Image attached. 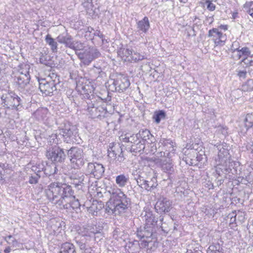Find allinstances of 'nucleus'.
Returning a JSON list of instances; mask_svg holds the SVG:
<instances>
[{
  "instance_id": "32",
  "label": "nucleus",
  "mask_w": 253,
  "mask_h": 253,
  "mask_svg": "<svg viewBox=\"0 0 253 253\" xmlns=\"http://www.w3.org/2000/svg\"><path fill=\"white\" fill-rule=\"evenodd\" d=\"M132 50L126 48H120L118 51V55L121 57L122 60L125 61H128L127 59H129L131 57Z\"/></svg>"
},
{
  "instance_id": "28",
  "label": "nucleus",
  "mask_w": 253,
  "mask_h": 253,
  "mask_svg": "<svg viewBox=\"0 0 253 253\" xmlns=\"http://www.w3.org/2000/svg\"><path fill=\"white\" fill-rule=\"evenodd\" d=\"M93 0H81L82 4L85 8L87 13L90 16H93L95 13V8L93 3Z\"/></svg>"
},
{
  "instance_id": "36",
  "label": "nucleus",
  "mask_w": 253,
  "mask_h": 253,
  "mask_svg": "<svg viewBox=\"0 0 253 253\" xmlns=\"http://www.w3.org/2000/svg\"><path fill=\"white\" fill-rule=\"evenodd\" d=\"M127 59L128 61L130 62H137L144 59V56L140 54L139 53L132 50L131 57Z\"/></svg>"
},
{
  "instance_id": "40",
  "label": "nucleus",
  "mask_w": 253,
  "mask_h": 253,
  "mask_svg": "<svg viewBox=\"0 0 253 253\" xmlns=\"http://www.w3.org/2000/svg\"><path fill=\"white\" fill-rule=\"evenodd\" d=\"M245 127L247 129L253 126V113H248L247 114L245 119Z\"/></svg>"
},
{
  "instance_id": "19",
  "label": "nucleus",
  "mask_w": 253,
  "mask_h": 253,
  "mask_svg": "<svg viewBox=\"0 0 253 253\" xmlns=\"http://www.w3.org/2000/svg\"><path fill=\"white\" fill-rule=\"evenodd\" d=\"M77 89L81 94L85 95L84 98L86 97L88 99V102H91L94 99L93 86L90 84H79L77 85Z\"/></svg>"
},
{
  "instance_id": "17",
  "label": "nucleus",
  "mask_w": 253,
  "mask_h": 253,
  "mask_svg": "<svg viewBox=\"0 0 253 253\" xmlns=\"http://www.w3.org/2000/svg\"><path fill=\"white\" fill-rule=\"evenodd\" d=\"M70 177L73 180V184L79 190L82 189L89 182V179L87 175H84L81 172L72 173Z\"/></svg>"
},
{
  "instance_id": "34",
  "label": "nucleus",
  "mask_w": 253,
  "mask_h": 253,
  "mask_svg": "<svg viewBox=\"0 0 253 253\" xmlns=\"http://www.w3.org/2000/svg\"><path fill=\"white\" fill-rule=\"evenodd\" d=\"M173 165L170 162L164 161L161 165L162 169L164 172L171 173L174 171Z\"/></svg>"
},
{
  "instance_id": "7",
  "label": "nucleus",
  "mask_w": 253,
  "mask_h": 253,
  "mask_svg": "<svg viewBox=\"0 0 253 253\" xmlns=\"http://www.w3.org/2000/svg\"><path fill=\"white\" fill-rule=\"evenodd\" d=\"M68 155L74 169H78L84 165V159L82 149L71 147L68 151Z\"/></svg>"
},
{
  "instance_id": "20",
  "label": "nucleus",
  "mask_w": 253,
  "mask_h": 253,
  "mask_svg": "<svg viewBox=\"0 0 253 253\" xmlns=\"http://www.w3.org/2000/svg\"><path fill=\"white\" fill-rule=\"evenodd\" d=\"M88 234L87 231L86 232H82V229L80 228L78 230V235L75 237V243L81 250L84 249L86 247L87 239L86 237L87 236Z\"/></svg>"
},
{
  "instance_id": "57",
  "label": "nucleus",
  "mask_w": 253,
  "mask_h": 253,
  "mask_svg": "<svg viewBox=\"0 0 253 253\" xmlns=\"http://www.w3.org/2000/svg\"><path fill=\"white\" fill-rule=\"evenodd\" d=\"M66 41L65 42L64 44L65 45L66 47L71 48L72 46L73 43L74 42V41L72 40L71 37L70 36H69V37H67V39Z\"/></svg>"
},
{
  "instance_id": "64",
  "label": "nucleus",
  "mask_w": 253,
  "mask_h": 253,
  "mask_svg": "<svg viewBox=\"0 0 253 253\" xmlns=\"http://www.w3.org/2000/svg\"><path fill=\"white\" fill-rule=\"evenodd\" d=\"M247 148L253 154V142L249 143L247 145Z\"/></svg>"
},
{
  "instance_id": "16",
  "label": "nucleus",
  "mask_w": 253,
  "mask_h": 253,
  "mask_svg": "<svg viewBox=\"0 0 253 253\" xmlns=\"http://www.w3.org/2000/svg\"><path fill=\"white\" fill-rule=\"evenodd\" d=\"M172 208V202L164 197H161L157 202L155 206L156 211L160 213H168Z\"/></svg>"
},
{
  "instance_id": "59",
  "label": "nucleus",
  "mask_w": 253,
  "mask_h": 253,
  "mask_svg": "<svg viewBox=\"0 0 253 253\" xmlns=\"http://www.w3.org/2000/svg\"><path fill=\"white\" fill-rule=\"evenodd\" d=\"M247 72L246 70H239L238 71V76L240 79H245L247 77Z\"/></svg>"
},
{
  "instance_id": "44",
  "label": "nucleus",
  "mask_w": 253,
  "mask_h": 253,
  "mask_svg": "<svg viewBox=\"0 0 253 253\" xmlns=\"http://www.w3.org/2000/svg\"><path fill=\"white\" fill-rule=\"evenodd\" d=\"M40 62L41 63L46 66L50 65V57L47 54H42L40 58Z\"/></svg>"
},
{
  "instance_id": "43",
  "label": "nucleus",
  "mask_w": 253,
  "mask_h": 253,
  "mask_svg": "<svg viewBox=\"0 0 253 253\" xmlns=\"http://www.w3.org/2000/svg\"><path fill=\"white\" fill-rule=\"evenodd\" d=\"M222 35H223V33L218 31L216 28H212L209 31L208 36L209 37H212L213 40H214V38H218Z\"/></svg>"
},
{
  "instance_id": "50",
  "label": "nucleus",
  "mask_w": 253,
  "mask_h": 253,
  "mask_svg": "<svg viewBox=\"0 0 253 253\" xmlns=\"http://www.w3.org/2000/svg\"><path fill=\"white\" fill-rule=\"evenodd\" d=\"M5 240L9 245L14 246L17 244V240L12 236L9 235L5 238Z\"/></svg>"
},
{
  "instance_id": "31",
  "label": "nucleus",
  "mask_w": 253,
  "mask_h": 253,
  "mask_svg": "<svg viewBox=\"0 0 253 253\" xmlns=\"http://www.w3.org/2000/svg\"><path fill=\"white\" fill-rule=\"evenodd\" d=\"M128 180L129 177L128 175L121 174L116 176L115 181L119 187L123 188L127 185Z\"/></svg>"
},
{
  "instance_id": "2",
  "label": "nucleus",
  "mask_w": 253,
  "mask_h": 253,
  "mask_svg": "<svg viewBox=\"0 0 253 253\" xmlns=\"http://www.w3.org/2000/svg\"><path fill=\"white\" fill-rule=\"evenodd\" d=\"M45 193L48 199L61 207L66 197L74 194L71 186L60 182H52L47 186Z\"/></svg>"
},
{
  "instance_id": "60",
  "label": "nucleus",
  "mask_w": 253,
  "mask_h": 253,
  "mask_svg": "<svg viewBox=\"0 0 253 253\" xmlns=\"http://www.w3.org/2000/svg\"><path fill=\"white\" fill-rule=\"evenodd\" d=\"M163 144L165 146L170 145V147H173V142L170 139H163Z\"/></svg>"
},
{
  "instance_id": "53",
  "label": "nucleus",
  "mask_w": 253,
  "mask_h": 253,
  "mask_svg": "<svg viewBox=\"0 0 253 253\" xmlns=\"http://www.w3.org/2000/svg\"><path fill=\"white\" fill-rule=\"evenodd\" d=\"M5 164L0 163V181L4 179Z\"/></svg>"
},
{
  "instance_id": "11",
  "label": "nucleus",
  "mask_w": 253,
  "mask_h": 253,
  "mask_svg": "<svg viewBox=\"0 0 253 253\" xmlns=\"http://www.w3.org/2000/svg\"><path fill=\"white\" fill-rule=\"evenodd\" d=\"M46 156L54 164L62 163L66 159V154L63 149L59 147H53L47 150Z\"/></svg>"
},
{
  "instance_id": "45",
  "label": "nucleus",
  "mask_w": 253,
  "mask_h": 253,
  "mask_svg": "<svg viewBox=\"0 0 253 253\" xmlns=\"http://www.w3.org/2000/svg\"><path fill=\"white\" fill-rule=\"evenodd\" d=\"M129 143H130L131 145L135 144V143H138V142H140V140H141L140 139V134H138V133L133 134L132 135H130L129 134Z\"/></svg>"
},
{
  "instance_id": "13",
  "label": "nucleus",
  "mask_w": 253,
  "mask_h": 253,
  "mask_svg": "<svg viewBox=\"0 0 253 253\" xmlns=\"http://www.w3.org/2000/svg\"><path fill=\"white\" fill-rule=\"evenodd\" d=\"M81 204L78 199H76L73 194L67 196L63 202L61 208L68 210L70 212L75 211L78 213L80 211Z\"/></svg>"
},
{
  "instance_id": "10",
  "label": "nucleus",
  "mask_w": 253,
  "mask_h": 253,
  "mask_svg": "<svg viewBox=\"0 0 253 253\" xmlns=\"http://www.w3.org/2000/svg\"><path fill=\"white\" fill-rule=\"evenodd\" d=\"M99 103H95L94 100L86 102L87 106L86 109L92 118H104L107 113L106 108L99 105Z\"/></svg>"
},
{
  "instance_id": "47",
  "label": "nucleus",
  "mask_w": 253,
  "mask_h": 253,
  "mask_svg": "<svg viewBox=\"0 0 253 253\" xmlns=\"http://www.w3.org/2000/svg\"><path fill=\"white\" fill-rule=\"evenodd\" d=\"M44 169V166L42 164H37L32 167V170L35 172L34 174H41Z\"/></svg>"
},
{
  "instance_id": "23",
  "label": "nucleus",
  "mask_w": 253,
  "mask_h": 253,
  "mask_svg": "<svg viewBox=\"0 0 253 253\" xmlns=\"http://www.w3.org/2000/svg\"><path fill=\"white\" fill-rule=\"evenodd\" d=\"M150 27L148 18L145 16L142 20L136 22L137 31L140 33H146Z\"/></svg>"
},
{
  "instance_id": "42",
  "label": "nucleus",
  "mask_w": 253,
  "mask_h": 253,
  "mask_svg": "<svg viewBox=\"0 0 253 253\" xmlns=\"http://www.w3.org/2000/svg\"><path fill=\"white\" fill-rule=\"evenodd\" d=\"M14 98H13L12 100V104L11 105V108L12 109H18V106H19L22 102V99L21 98L18 96L17 95H16L15 93H14Z\"/></svg>"
},
{
  "instance_id": "9",
  "label": "nucleus",
  "mask_w": 253,
  "mask_h": 253,
  "mask_svg": "<svg viewBox=\"0 0 253 253\" xmlns=\"http://www.w3.org/2000/svg\"><path fill=\"white\" fill-rule=\"evenodd\" d=\"M112 83L109 84V89L112 91L123 92L130 85V82L127 77L123 75H119L116 79L110 81Z\"/></svg>"
},
{
  "instance_id": "39",
  "label": "nucleus",
  "mask_w": 253,
  "mask_h": 253,
  "mask_svg": "<svg viewBox=\"0 0 253 253\" xmlns=\"http://www.w3.org/2000/svg\"><path fill=\"white\" fill-rule=\"evenodd\" d=\"M166 113L164 111L160 110L155 112L153 116V119L157 124H159L162 119H164L166 118Z\"/></svg>"
},
{
  "instance_id": "12",
  "label": "nucleus",
  "mask_w": 253,
  "mask_h": 253,
  "mask_svg": "<svg viewBox=\"0 0 253 253\" xmlns=\"http://www.w3.org/2000/svg\"><path fill=\"white\" fill-rule=\"evenodd\" d=\"M136 181L139 187L147 191H152L158 185L157 176L155 174H153L152 176L147 177L146 178L142 176H139Z\"/></svg>"
},
{
  "instance_id": "48",
  "label": "nucleus",
  "mask_w": 253,
  "mask_h": 253,
  "mask_svg": "<svg viewBox=\"0 0 253 253\" xmlns=\"http://www.w3.org/2000/svg\"><path fill=\"white\" fill-rule=\"evenodd\" d=\"M72 168H74L72 167V165L71 166H70L68 165L64 164L62 165V166L61 167L60 170H62V172H63L65 174H68L70 173V171L71 170Z\"/></svg>"
},
{
  "instance_id": "56",
  "label": "nucleus",
  "mask_w": 253,
  "mask_h": 253,
  "mask_svg": "<svg viewBox=\"0 0 253 253\" xmlns=\"http://www.w3.org/2000/svg\"><path fill=\"white\" fill-rule=\"evenodd\" d=\"M68 37L69 36L67 35L66 36H64L63 34L60 35L57 37V40L59 42L64 44Z\"/></svg>"
},
{
  "instance_id": "24",
  "label": "nucleus",
  "mask_w": 253,
  "mask_h": 253,
  "mask_svg": "<svg viewBox=\"0 0 253 253\" xmlns=\"http://www.w3.org/2000/svg\"><path fill=\"white\" fill-rule=\"evenodd\" d=\"M30 76L18 75L15 76V81L18 85L19 89H23L29 85Z\"/></svg>"
},
{
  "instance_id": "25",
  "label": "nucleus",
  "mask_w": 253,
  "mask_h": 253,
  "mask_svg": "<svg viewBox=\"0 0 253 253\" xmlns=\"http://www.w3.org/2000/svg\"><path fill=\"white\" fill-rule=\"evenodd\" d=\"M104 204L102 201L94 200L91 206L87 208V211L94 216H97L98 212L104 208Z\"/></svg>"
},
{
  "instance_id": "33",
  "label": "nucleus",
  "mask_w": 253,
  "mask_h": 253,
  "mask_svg": "<svg viewBox=\"0 0 253 253\" xmlns=\"http://www.w3.org/2000/svg\"><path fill=\"white\" fill-rule=\"evenodd\" d=\"M82 229V232H86L87 231L88 235L87 236H90V234H96L97 233H100V231L102 230L101 227L98 226L97 227L96 225H88L86 228L83 227L81 228Z\"/></svg>"
},
{
  "instance_id": "38",
  "label": "nucleus",
  "mask_w": 253,
  "mask_h": 253,
  "mask_svg": "<svg viewBox=\"0 0 253 253\" xmlns=\"http://www.w3.org/2000/svg\"><path fill=\"white\" fill-rule=\"evenodd\" d=\"M45 41L46 43L50 46L51 49L53 52H56L57 51V43L50 35H47L46 36Z\"/></svg>"
},
{
  "instance_id": "26",
  "label": "nucleus",
  "mask_w": 253,
  "mask_h": 253,
  "mask_svg": "<svg viewBox=\"0 0 253 253\" xmlns=\"http://www.w3.org/2000/svg\"><path fill=\"white\" fill-rule=\"evenodd\" d=\"M48 115V109L43 107L38 108L33 114V116L39 121H43L46 120Z\"/></svg>"
},
{
  "instance_id": "18",
  "label": "nucleus",
  "mask_w": 253,
  "mask_h": 253,
  "mask_svg": "<svg viewBox=\"0 0 253 253\" xmlns=\"http://www.w3.org/2000/svg\"><path fill=\"white\" fill-rule=\"evenodd\" d=\"M105 171L103 166L99 163H89L87 167V171L90 174H92L95 178L99 179L101 178Z\"/></svg>"
},
{
  "instance_id": "22",
  "label": "nucleus",
  "mask_w": 253,
  "mask_h": 253,
  "mask_svg": "<svg viewBox=\"0 0 253 253\" xmlns=\"http://www.w3.org/2000/svg\"><path fill=\"white\" fill-rule=\"evenodd\" d=\"M14 93L13 92H8L2 95L0 99L1 101V105L2 107L8 109L11 108V105L12 104V99L14 98Z\"/></svg>"
},
{
  "instance_id": "27",
  "label": "nucleus",
  "mask_w": 253,
  "mask_h": 253,
  "mask_svg": "<svg viewBox=\"0 0 253 253\" xmlns=\"http://www.w3.org/2000/svg\"><path fill=\"white\" fill-rule=\"evenodd\" d=\"M43 171V173L46 175L50 176L53 175L54 176H55V178L57 179V175L58 174V169L55 164H46L45 167L44 166Z\"/></svg>"
},
{
  "instance_id": "61",
  "label": "nucleus",
  "mask_w": 253,
  "mask_h": 253,
  "mask_svg": "<svg viewBox=\"0 0 253 253\" xmlns=\"http://www.w3.org/2000/svg\"><path fill=\"white\" fill-rule=\"evenodd\" d=\"M129 133L126 134L125 135H122L120 137V139L124 142H129Z\"/></svg>"
},
{
  "instance_id": "35",
  "label": "nucleus",
  "mask_w": 253,
  "mask_h": 253,
  "mask_svg": "<svg viewBox=\"0 0 253 253\" xmlns=\"http://www.w3.org/2000/svg\"><path fill=\"white\" fill-rule=\"evenodd\" d=\"M144 148V144L141 142V140H140V142H138V143L131 145L130 151L131 152L140 153L141 151H143Z\"/></svg>"
},
{
  "instance_id": "30",
  "label": "nucleus",
  "mask_w": 253,
  "mask_h": 253,
  "mask_svg": "<svg viewBox=\"0 0 253 253\" xmlns=\"http://www.w3.org/2000/svg\"><path fill=\"white\" fill-rule=\"evenodd\" d=\"M30 66L29 65L22 63L19 64L16 68V76L18 75H24L30 76L29 74V70Z\"/></svg>"
},
{
  "instance_id": "8",
  "label": "nucleus",
  "mask_w": 253,
  "mask_h": 253,
  "mask_svg": "<svg viewBox=\"0 0 253 253\" xmlns=\"http://www.w3.org/2000/svg\"><path fill=\"white\" fill-rule=\"evenodd\" d=\"M100 55L99 50L94 47L85 48L81 52L77 53L78 57L85 65H88L92 60L98 58Z\"/></svg>"
},
{
  "instance_id": "6",
  "label": "nucleus",
  "mask_w": 253,
  "mask_h": 253,
  "mask_svg": "<svg viewBox=\"0 0 253 253\" xmlns=\"http://www.w3.org/2000/svg\"><path fill=\"white\" fill-rule=\"evenodd\" d=\"M108 156L110 159V162H115L116 166L123 162L125 160L123 149L119 144L111 143L108 149Z\"/></svg>"
},
{
  "instance_id": "51",
  "label": "nucleus",
  "mask_w": 253,
  "mask_h": 253,
  "mask_svg": "<svg viewBox=\"0 0 253 253\" xmlns=\"http://www.w3.org/2000/svg\"><path fill=\"white\" fill-rule=\"evenodd\" d=\"M244 7L249 8V9L248 10V12L253 17V1L246 2L244 4Z\"/></svg>"
},
{
  "instance_id": "63",
  "label": "nucleus",
  "mask_w": 253,
  "mask_h": 253,
  "mask_svg": "<svg viewBox=\"0 0 253 253\" xmlns=\"http://www.w3.org/2000/svg\"><path fill=\"white\" fill-rule=\"evenodd\" d=\"M247 84L249 86L248 90H252L253 89V80H249L247 83Z\"/></svg>"
},
{
  "instance_id": "62",
  "label": "nucleus",
  "mask_w": 253,
  "mask_h": 253,
  "mask_svg": "<svg viewBox=\"0 0 253 253\" xmlns=\"http://www.w3.org/2000/svg\"><path fill=\"white\" fill-rule=\"evenodd\" d=\"M83 253H94V252L92 250L91 247H87V246L84 249H83Z\"/></svg>"
},
{
  "instance_id": "14",
  "label": "nucleus",
  "mask_w": 253,
  "mask_h": 253,
  "mask_svg": "<svg viewBox=\"0 0 253 253\" xmlns=\"http://www.w3.org/2000/svg\"><path fill=\"white\" fill-rule=\"evenodd\" d=\"M216 147L218 150V160L221 161L222 163L233 162L231 161V157L229 153V145L225 143H222L217 145Z\"/></svg>"
},
{
  "instance_id": "52",
  "label": "nucleus",
  "mask_w": 253,
  "mask_h": 253,
  "mask_svg": "<svg viewBox=\"0 0 253 253\" xmlns=\"http://www.w3.org/2000/svg\"><path fill=\"white\" fill-rule=\"evenodd\" d=\"M244 63L247 66H251L252 63H251V55L249 56H245L240 62V64Z\"/></svg>"
},
{
  "instance_id": "37",
  "label": "nucleus",
  "mask_w": 253,
  "mask_h": 253,
  "mask_svg": "<svg viewBox=\"0 0 253 253\" xmlns=\"http://www.w3.org/2000/svg\"><path fill=\"white\" fill-rule=\"evenodd\" d=\"M75 51V53L77 55V53L81 52L84 49V43L80 41H74L71 48Z\"/></svg>"
},
{
  "instance_id": "46",
  "label": "nucleus",
  "mask_w": 253,
  "mask_h": 253,
  "mask_svg": "<svg viewBox=\"0 0 253 253\" xmlns=\"http://www.w3.org/2000/svg\"><path fill=\"white\" fill-rule=\"evenodd\" d=\"M41 174H32L29 179V182L31 184H36L38 183L39 179L41 177Z\"/></svg>"
},
{
  "instance_id": "58",
  "label": "nucleus",
  "mask_w": 253,
  "mask_h": 253,
  "mask_svg": "<svg viewBox=\"0 0 253 253\" xmlns=\"http://www.w3.org/2000/svg\"><path fill=\"white\" fill-rule=\"evenodd\" d=\"M206 3H208L207 5V9L210 11H213L215 9V5L213 4L211 1L210 0H207L206 1Z\"/></svg>"
},
{
  "instance_id": "55",
  "label": "nucleus",
  "mask_w": 253,
  "mask_h": 253,
  "mask_svg": "<svg viewBox=\"0 0 253 253\" xmlns=\"http://www.w3.org/2000/svg\"><path fill=\"white\" fill-rule=\"evenodd\" d=\"M151 238H146V237L143 239H141L142 240L140 243V246L142 248H146L148 246L149 243L151 242L149 240Z\"/></svg>"
},
{
  "instance_id": "49",
  "label": "nucleus",
  "mask_w": 253,
  "mask_h": 253,
  "mask_svg": "<svg viewBox=\"0 0 253 253\" xmlns=\"http://www.w3.org/2000/svg\"><path fill=\"white\" fill-rule=\"evenodd\" d=\"M226 38L225 35L219 37L218 38H214V43L216 45H223L226 41Z\"/></svg>"
},
{
  "instance_id": "21",
  "label": "nucleus",
  "mask_w": 253,
  "mask_h": 253,
  "mask_svg": "<svg viewBox=\"0 0 253 253\" xmlns=\"http://www.w3.org/2000/svg\"><path fill=\"white\" fill-rule=\"evenodd\" d=\"M231 50L233 53L232 56L235 60H239L242 57L244 58L245 56H249L251 53L250 49L247 47H244L241 49H240L239 47L238 48H232Z\"/></svg>"
},
{
  "instance_id": "3",
  "label": "nucleus",
  "mask_w": 253,
  "mask_h": 253,
  "mask_svg": "<svg viewBox=\"0 0 253 253\" xmlns=\"http://www.w3.org/2000/svg\"><path fill=\"white\" fill-rule=\"evenodd\" d=\"M160 224H158V220L156 218L154 214L152 211H149L145 212L144 215V220L145 223L144 226L142 228H140L137 231V236L140 239H143L144 238H153L156 236V233L157 230L161 228L162 230L164 231L163 229L162 222L163 221L164 218L160 216Z\"/></svg>"
},
{
  "instance_id": "15",
  "label": "nucleus",
  "mask_w": 253,
  "mask_h": 253,
  "mask_svg": "<svg viewBox=\"0 0 253 253\" xmlns=\"http://www.w3.org/2000/svg\"><path fill=\"white\" fill-rule=\"evenodd\" d=\"M235 164L234 162L231 163H222L219 160H216V165L215 167V172L219 176L222 173H231L233 174H237V171L236 169H232L230 167H232Z\"/></svg>"
},
{
  "instance_id": "54",
  "label": "nucleus",
  "mask_w": 253,
  "mask_h": 253,
  "mask_svg": "<svg viewBox=\"0 0 253 253\" xmlns=\"http://www.w3.org/2000/svg\"><path fill=\"white\" fill-rule=\"evenodd\" d=\"M228 218H230V224H233L235 223L236 220V214L235 211H233L232 213H229L227 216Z\"/></svg>"
},
{
  "instance_id": "5",
  "label": "nucleus",
  "mask_w": 253,
  "mask_h": 253,
  "mask_svg": "<svg viewBox=\"0 0 253 253\" xmlns=\"http://www.w3.org/2000/svg\"><path fill=\"white\" fill-rule=\"evenodd\" d=\"M78 133V131L76 126L66 124L59 129V135L62 137L65 142L71 143L77 141Z\"/></svg>"
},
{
  "instance_id": "1",
  "label": "nucleus",
  "mask_w": 253,
  "mask_h": 253,
  "mask_svg": "<svg viewBox=\"0 0 253 253\" xmlns=\"http://www.w3.org/2000/svg\"><path fill=\"white\" fill-rule=\"evenodd\" d=\"M130 204L129 198L120 189H114L105 210L108 213L119 215L126 212Z\"/></svg>"
},
{
  "instance_id": "4",
  "label": "nucleus",
  "mask_w": 253,
  "mask_h": 253,
  "mask_svg": "<svg viewBox=\"0 0 253 253\" xmlns=\"http://www.w3.org/2000/svg\"><path fill=\"white\" fill-rule=\"evenodd\" d=\"M39 88L45 95L51 96L57 92L56 85L59 84V78L56 75L52 74L46 78H38Z\"/></svg>"
},
{
  "instance_id": "41",
  "label": "nucleus",
  "mask_w": 253,
  "mask_h": 253,
  "mask_svg": "<svg viewBox=\"0 0 253 253\" xmlns=\"http://www.w3.org/2000/svg\"><path fill=\"white\" fill-rule=\"evenodd\" d=\"M138 134H140V139L141 138L143 141H147L153 136L148 129L140 130Z\"/></svg>"
},
{
  "instance_id": "29",
  "label": "nucleus",
  "mask_w": 253,
  "mask_h": 253,
  "mask_svg": "<svg viewBox=\"0 0 253 253\" xmlns=\"http://www.w3.org/2000/svg\"><path fill=\"white\" fill-rule=\"evenodd\" d=\"M76 250L74 245L69 242L63 243L58 253H76Z\"/></svg>"
}]
</instances>
